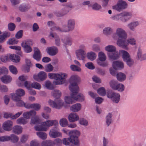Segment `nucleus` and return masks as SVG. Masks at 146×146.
<instances>
[{
	"label": "nucleus",
	"instance_id": "de8ad7c7",
	"mask_svg": "<svg viewBox=\"0 0 146 146\" xmlns=\"http://www.w3.org/2000/svg\"><path fill=\"white\" fill-rule=\"evenodd\" d=\"M12 99L15 102H17L21 99V97L18 95L16 93H11V94Z\"/></svg>",
	"mask_w": 146,
	"mask_h": 146
},
{
	"label": "nucleus",
	"instance_id": "7c9ffc66",
	"mask_svg": "<svg viewBox=\"0 0 146 146\" xmlns=\"http://www.w3.org/2000/svg\"><path fill=\"white\" fill-rule=\"evenodd\" d=\"M81 105L80 103H77L72 105L70 108V110L73 112H77L81 109Z\"/></svg>",
	"mask_w": 146,
	"mask_h": 146
},
{
	"label": "nucleus",
	"instance_id": "aec40b11",
	"mask_svg": "<svg viewBox=\"0 0 146 146\" xmlns=\"http://www.w3.org/2000/svg\"><path fill=\"white\" fill-rule=\"evenodd\" d=\"M112 66L115 70H121L123 68L124 64L122 61H116L113 62Z\"/></svg>",
	"mask_w": 146,
	"mask_h": 146
},
{
	"label": "nucleus",
	"instance_id": "473e14b6",
	"mask_svg": "<svg viewBox=\"0 0 146 146\" xmlns=\"http://www.w3.org/2000/svg\"><path fill=\"white\" fill-rule=\"evenodd\" d=\"M120 54H122V58L124 61L131 57L130 55L126 51L120 50L119 51Z\"/></svg>",
	"mask_w": 146,
	"mask_h": 146
},
{
	"label": "nucleus",
	"instance_id": "c03bdc74",
	"mask_svg": "<svg viewBox=\"0 0 146 146\" xmlns=\"http://www.w3.org/2000/svg\"><path fill=\"white\" fill-rule=\"evenodd\" d=\"M119 83L117 81L112 80L109 82L111 87L113 90H116L117 86Z\"/></svg>",
	"mask_w": 146,
	"mask_h": 146
},
{
	"label": "nucleus",
	"instance_id": "bf43d9fd",
	"mask_svg": "<svg viewBox=\"0 0 146 146\" xmlns=\"http://www.w3.org/2000/svg\"><path fill=\"white\" fill-rule=\"evenodd\" d=\"M18 40L16 39L15 38H13L9 39L7 41V43L9 44H15L18 43Z\"/></svg>",
	"mask_w": 146,
	"mask_h": 146
},
{
	"label": "nucleus",
	"instance_id": "f704fd0d",
	"mask_svg": "<svg viewBox=\"0 0 146 146\" xmlns=\"http://www.w3.org/2000/svg\"><path fill=\"white\" fill-rule=\"evenodd\" d=\"M86 56L89 60L93 61L96 59L97 55L94 52H90L87 53Z\"/></svg>",
	"mask_w": 146,
	"mask_h": 146
},
{
	"label": "nucleus",
	"instance_id": "338daca9",
	"mask_svg": "<svg viewBox=\"0 0 146 146\" xmlns=\"http://www.w3.org/2000/svg\"><path fill=\"white\" fill-rule=\"evenodd\" d=\"M70 68L73 71L80 72L81 69L79 67L74 65H71L70 66Z\"/></svg>",
	"mask_w": 146,
	"mask_h": 146
},
{
	"label": "nucleus",
	"instance_id": "2f4dec72",
	"mask_svg": "<svg viewBox=\"0 0 146 146\" xmlns=\"http://www.w3.org/2000/svg\"><path fill=\"white\" fill-rule=\"evenodd\" d=\"M77 92L75 90L74 92H72L71 96H66L64 98V100L65 102L68 104H72L74 102L73 98L72 97V95L74 93H76Z\"/></svg>",
	"mask_w": 146,
	"mask_h": 146
},
{
	"label": "nucleus",
	"instance_id": "f03ea898",
	"mask_svg": "<svg viewBox=\"0 0 146 146\" xmlns=\"http://www.w3.org/2000/svg\"><path fill=\"white\" fill-rule=\"evenodd\" d=\"M58 124V121L56 120H48L42 122L40 125L35 126V129L37 131H46L49 127L53 125H56Z\"/></svg>",
	"mask_w": 146,
	"mask_h": 146
},
{
	"label": "nucleus",
	"instance_id": "4be33fe9",
	"mask_svg": "<svg viewBox=\"0 0 146 146\" xmlns=\"http://www.w3.org/2000/svg\"><path fill=\"white\" fill-rule=\"evenodd\" d=\"M33 58L37 61H39L41 57L40 52L39 50L37 47L34 48V53L33 56Z\"/></svg>",
	"mask_w": 146,
	"mask_h": 146
},
{
	"label": "nucleus",
	"instance_id": "774afa93",
	"mask_svg": "<svg viewBox=\"0 0 146 146\" xmlns=\"http://www.w3.org/2000/svg\"><path fill=\"white\" fill-rule=\"evenodd\" d=\"M32 108L34 109L36 111L39 110L41 108L40 105L38 103L33 104L32 105Z\"/></svg>",
	"mask_w": 146,
	"mask_h": 146
},
{
	"label": "nucleus",
	"instance_id": "5fc2aeb1",
	"mask_svg": "<svg viewBox=\"0 0 146 146\" xmlns=\"http://www.w3.org/2000/svg\"><path fill=\"white\" fill-rule=\"evenodd\" d=\"M127 65L129 67L132 66L134 64V60L131 57L125 60Z\"/></svg>",
	"mask_w": 146,
	"mask_h": 146
},
{
	"label": "nucleus",
	"instance_id": "f3484780",
	"mask_svg": "<svg viewBox=\"0 0 146 146\" xmlns=\"http://www.w3.org/2000/svg\"><path fill=\"white\" fill-rule=\"evenodd\" d=\"M76 54L78 59L83 60L85 59L86 53L84 50L78 49L76 51Z\"/></svg>",
	"mask_w": 146,
	"mask_h": 146
},
{
	"label": "nucleus",
	"instance_id": "39448f33",
	"mask_svg": "<svg viewBox=\"0 0 146 146\" xmlns=\"http://www.w3.org/2000/svg\"><path fill=\"white\" fill-rule=\"evenodd\" d=\"M106 59V56L105 53L102 51L99 52L98 54V59L96 60L97 64L103 67L107 66L108 63L107 62H105Z\"/></svg>",
	"mask_w": 146,
	"mask_h": 146
},
{
	"label": "nucleus",
	"instance_id": "4d7b16f0",
	"mask_svg": "<svg viewBox=\"0 0 146 146\" xmlns=\"http://www.w3.org/2000/svg\"><path fill=\"white\" fill-rule=\"evenodd\" d=\"M31 86L33 88L39 90L41 88V85L38 83L34 82L31 84Z\"/></svg>",
	"mask_w": 146,
	"mask_h": 146
},
{
	"label": "nucleus",
	"instance_id": "6e6552de",
	"mask_svg": "<svg viewBox=\"0 0 146 146\" xmlns=\"http://www.w3.org/2000/svg\"><path fill=\"white\" fill-rule=\"evenodd\" d=\"M127 4L125 1L119 0L116 5L112 7V8L119 11L126 9L127 7Z\"/></svg>",
	"mask_w": 146,
	"mask_h": 146
},
{
	"label": "nucleus",
	"instance_id": "2eb2a0df",
	"mask_svg": "<svg viewBox=\"0 0 146 146\" xmlns=\"http://www.w3.org/2000/svg\"><path fill=\"white\" fill-rule=\"evenodd\" d=\"M122 22H126L129 20L133 17V14L131 12L125 11L121 13Z\"/></svg>",
	"mask_w": 146,
	"mask_h": 146
},
{
	"label": "nucleus",
	"instance_id": "a878e982",
	"mask_svg": "<svg viewBox=\"0 0 146 146\" xmlns=\"http://www.w3.org/2000/svg\"><path fill=\"white\" fill-rule=\"evenodd\" d=\"M75 25V21L74 19H70L67 21V25L71 31L74 29Z\"/></svg>",
	"mask_w": 146,
	"mask_h": 146
},
{
	"label": "nucleus",
	"instance_id": "ea45409f",
	"mask_svg": "<svg viewBox=\"0 0 146 146\" xmlns=\"http://www.w3.org/2000/svg\"><path fill=\"white\" fill-rule=\"evenodd\" d=\"M105 50L109 53H112L115 51L116 50V48L113 45H108L105 48Z\"/></svg>",
	"mask_w": 146,
	"mask_h": 146
},
{
	"label": "nucleus",
	"instance_id": "4468645a",
	"mask_svg": "<svg viewBox=\"0 0 146 146\" xmlns=\"http://www.w3.org/2000/svg\"><path fill=\"white\" fill-rule=\"evenodd\" d=\"M117 44L119 46L127 50L128 49V46L129 45L126 39H119L117 42Z\"/></svg>",
	"mask_w": 146,
	"mask_h": 146
},
{
	"label": "nucleus",
	"instance_id": "a19ab883",
	"mask_svg": "<svg viewBox=\"0 0 146 146\" xmlns=\"http://www.w3.org/2000/svg\"><path fill=\"white\" fill-rule=\"evenodd\" d=\"M9 59L14 62H18L20 60L19 56L15 54H11L9 56Z\"/></svg>",
	"mask_w": 146,
	"mask_h": 146
},
{
	"label": "nucleus",
	"instance_id": "6ab92c4d",
	"mask_svg": "<svg viewBox=\"0 0 146 146\" xmlns=\"http://www.w3.org/2000/svg\"><path fill=\"white\" fill-rule=\"evenodd\" d=\"M79 90H78L77 92L76 93H74L72 95V97L73 98V99L77 101L78 102H82L84 100L85 98L84 96L80 93L78 94Z\"/></svg>",
	"mask_w": 146,
	"mask_h": 146
},
{
	"label": "nucleus",
	"instance_id": "603ef678",
	"mask_svg": "<svg viewBox=\"0 0 146 146\" xmlns=\"http://www.w3.org/2000/svg\"><path fill=\"white\" fill-rule=\"evenodd\" d=\"M16 123L20 125H25L27 123V121L23 117H20L17 120Z\"/></svg>",
	"mask_w": 146,
	"mask_h": 146
},
{
	"label": "nucleus",
	"instance_id": "412c9836",
	"mask_svg": "<svg viewBox=\"0 0 146 146\" xmlns=\"http://www.w3.org/2000/svg\"><path fill=\"white\" fill-rule=\"evenodd\" d=\"M108 55L109 59L112 60H117L120 57V53L116 50L113 52L108 53Z\"/></svg>",
	"mask_w": 146,
	"mask_h": 146
},
{
	"label": "nucleus",
	"instance_id": "69168bd1",
	"mask_svg": "<svg viewBox=\"0 0 146 146\" xmlns=\"http://www.w3.org/2000/svg\"><path fill=\"white\" fill-rule=\"evenodd\" d=\"M9 69L10 71L13 74H16L17 73V70L15 66L13 65L10 66L9 67Z\"/></svg>",
	"mask_w": 146,
	"mask_h": 146
},
{
	"label": "nucleus",
	"instance_id": "72a5a7b5",
	"mask_svg": "<svg viewBox=\"0 0 146 146\" xmlns=\"http://www.w3.org/2000/svg\"><path fill=\"white\" fill-rule=\"evenodd\" d=\"M52 95L55 99L59 98L61 95L60 91L58 90H54L52 91Z\"/></svg>",
	"mask_w": 146,
	"mask_h": 146
},
{
	"label": "nucleus",
	"instance_id": "680f3d73",
	"mask_svg": "<svg viewBox=\"0 0 146 146\" xmlns=\"http://www.w3.org/2000/svg\"><path fill=\"white\" fill-rule=\"evenodd\" d=\"M9 137H10V140L13 143L17 142L19 140V138L17 136L14 134H11Z\"/></svg>",
	"mask_w": 146,
	"mask_h": 146
},
{
	"label": "nucleus",
	"instance_id": "49530a36",
	"mask_svg": "<svg viewBox=\"0 0 146 146\" xmlns=\"http://www.w3.org/2000/svg\"><path fill=\"white\" fill-rule=\"evenodd\" d=\"M41 146H53V143L50 140H46L42 141L41 143Z\"/></svg>",
	"mask_w": 146,
	"mask_h": 146
},
{
	"label": "nucleus",
	"instance_id": "423d86ee",
	"mask_svg": "<svg viewBox=\"0 0 146 146\" xmlns=\"http://www.w3.org/2000/svg\"><path fill=\"white\" fill-rule=\"evenodd\" d=\"M48 103L50 106L57 109H60L63 105V101L60 99L55 101L49 99Z\"/></svg>",
	"mask_w": 146,
	"mask_h": 146
},
{
	"label": "nucleus",
	"instance_id": "a18cd8bd",
	"mask_svg": "<svg viewBox=\"0 0 146 146\" xmlns=\"http://www.w3.org/2000/svg\"><path fill=\"white\" fill-rule=\"evenodd\" d=\"M39 119L37 116L31 118L30 123L31 125L36 124L39 123Z\"/></svg>",
	"mask_w": 146,
	"mask_h": 146
},
{
	"label": "nucleus",
	"instance_id": "0eeeda50",
	"mask_svg": "<svg viewBox=\"0 0 146 146\" xmlns=\"http://www.w3.org/2000/svg\"><path fill=\"white\" fill-rule=\"evenodd\" d=\"M106 96L108 98L110 99L114 104H118L119 102L120 96L119 94L117 92H107Z\"/></svg>",
	"mask_w": 146,
	"mask_h": 146
},
{
	"label": "nucleus",
	"instance_id": "9d476101",
	"mask_svg": "<svg viewBox=\"0 0 146 146\" xmlns=\"http://www.w3.org/2000/svg\"><path fill=\"white\" fill-rule=\"evenodd\" d=\"M49 135L50 137L53 138L62 137V133L59 131L56 127H53L50 129Z\"/></svg>",
	"mask_w": 146,
	"mask_h": 146
},
{
	"label": "nucleus",
	"instance_id": "393cba45",
	"mask_svg": "<svg viewBox=\"0 0 146 146\" xmlns=\"http://www.w3.org/2000/svg\"><path fill=\"white\" fill-rule=\"evenodd\" d=\"M53 29L54 31H60L62 32L66 33L71 31L70 30L68 29V26H66L65 25H62L61 28L59 27H55Z\"/></svg>",
	"mask_w": 146,
	"mask_h": 146
},
{
	"label": "nucleus",
	"instance_id": "f257e3e1",
	"mask_svg": "<svg viewBox=\"0 0 146 146\" xmlns=\"http://www.w3.org/2000/svg\"><path fill=\"white\" fill-rule=\"evenodd\" d=\"M48 76L50 78L55 80L54 83L56 85H61L64 83L65 79L67 77V74L66 73L63 72L49 73Z\"/></svg>",
	"mask_w": 146,
	"mask_h": 146
},
{
	"label": "nucleus",
	"instance_id": "864d4df0",
	"mask_svg": "<svg viewBox=\"0 0 146 146\" xmlns=\"http://www.w3.org/2000/svg\"><path fill=\"white\" fill-rule=\"evenodd\" d=\"M97 92L98 94L101 96H104L106 95V90L104 87H101L99 88Z\"/></svg>",
	"mask_w": 146,
	"mask_h": 146
},
{
	"label": "nucleus",
	"instance_id": "c85d7f7f",
	"mask_svg": "<svg viewBox=\"0 0 146 146\" xmlns=\"http://www.w3.org/2000/svg\"><path fill=\"white\" fill-rule=\"evenodd\" d=\"M58 50L56 46H52L48 48L47 52L51 56L55 55L58 52Z\"/></svg>",
	"mask_w": 146,
	"mask_h": 146
},
{
	"label": "nucleus",
	"instance_id": "1a4fd4ad",
	"mask_svg": "<svg viewBox=\"0 0 146 146\" xmlns=\"http://www.w3.org/2000/svg\"><path fill=\"white\" fill-rule=\"evenodd\" d=\"M32 44V41L27 40L23 41L21 45L23 48L24 52L27 53H29L31 52L32 51V49L31 47Z\"/></svg>",
	"mask_w": 146,
	"mask_h": 146
},
{
	"label": "nucleus",
	"instance_id": "20e7f679",
	"mask_svg": "<svg viewBox=\"0 0 146 146\" xmlns=\"http://www.w3.org/2000/svg\"><path fill=\"white\" fill-rule=\"evenodd\" d=\"M127 37V33L124 29L121 27L117 28L115 31V33L112 36L113 39L117 40L119 39H126Z\"/></svg>",
	"mask_w": 146,
	"mask_h": 146
},
{
	"label": "nucleus",
	"instance_id": "ddd939ff",
	"mask_svg": "<svg viewBox=\"0 0 146 146\" xmlns=\"http://www.w3.org/2000/svg\"><path fill=\"white\" fill-rule=\"evenodd\" d=\"M140 25V22L138 20L133 21L129 23L127 25L128 28L131 31H134L137 27Z\"/></svg>",
	"mask_w": 146,
	"mask_h": 146
},
{
	"label": "nucleus",
	"instance_id": "13d9d810",
	"mask_svg": "<svg viewBox=\"0 0 146 146\" xmlns=\"http://www.w3.org/2000/svg\"><path fill=\"white\" fill-rule=\"evenodd\" d=\"M52 143L53 145H55L56 146H60L62 145V140L60 138H56L54 140Z\"/></svg>",
	"mask_w": 146,
	"mask_h": 146
},
{
	"label": "nucleus",
	"instance_id": "7ed1b4c3",
	"mask_svg": "<svg viewBox=\"0 0 146 146\" xmlns=\"http://www.w3.org/2000/svg\"><path fill=\"white\" fill-rule=\"evenodd\" d=\"M80 81V77L77 75H73L70 77V85L69 86V88L72 92H74L75 90L77 92L79 89L77 83Z\"/></svg>",
	"mask_w": 146,
	"mask_h": 146
},
{
	"label": "nucleus",
	"instance_id": "b1692460",
	"mask_svg": "<svg viewBox=\"0 0 146 146\" xmlns=\"http://www.w3.org/2000/svg\"><path fill=\"white\" fill-rule=\"evenodd\" d=\"M26 75H22L19 77V80L17 82V85L19 87H22L24 85L23 81H25L27 78Z\"/></svg>",
	"mask_w": 146,
	"mask_h": 146
},
{
	"label": "nucleus",
	"instance_id": "052dcab7",
	"mask_svg": "<svg viewBox=\"0 0 146 146\" xmlns=\"http://www.w3.org/2000/svg\"><path fill=\"white\" fill-rule=\"evenodd\" d=\"M53 68V67L51 64H48L45 66V70L47 72H51L52 71Z\"/></svg>",
	"mask_w": 146,
	"mask_h": 146
},
{
	"label": "nucleus",
	"instance_id": "6e6d98bb",
	"mask_svg": "<svg viewBox=\"0 0 146 146\" xmlns=\"http://www.w3.org/2000/svg\"><path fill=\"white\" fill-rule=\"evenodd\" d=\"M37 135L40 138L44 140L47 138V134L43 132H37L36 133Z\"/></svg>",
	"mask_w": 146,
	"mask_h": 146
},
{
	"label": "nucleus",
	"instance_id": "4c0bfd02",
	"mask_svg": "<svg viewBox=\"0 0 146 146\" xmlns=\"http://www.w3.org/2000/svg\"><path fill=\"white\" fill-rule=\"evenodd\" d=\"M2 82L5 84L10 83L12 80L11 77L8 75H5L1 78Z\"/></svg>",
	"mask_w": 146,
	"mask_h": 146
},
{
	"label": "nucleus",
	"instance_id": "9b49d317",
	"mask_svg": "<svg viewBox=\"0 0 146 146\" xmlns=\"http://www.w3.org/2000/svg\"><path fill=\"white\" fill-rule=\"evenodd\" d=\"M80 134V132L76 130L70 131L69 132V137L68 140L70 142H73V141L78 140V137Z\"/></svg>",
	"mask_w": 146,
	"mask_h": 146
},
{
	"label": "nucleus",
	"instance_id": "8fccbe9b",
	"mask_svg": "<svg viewBox=\"0 0 146 146\" xmlns=\"http://www.w3.org/2000/svg\"><path fill=\"white\" fill-rule=\"evenodd\" d=\"M127 41L128 45L130 44L132 46H135L137 44L136 40L134 38L131 37L128 38L127 39Z\"/></svg>",
	"mask_w": 146,
	"mask_h": 146
},
{
	"label": "nucleus",
	"instance_id": "dca6fc26",
	"mask_svg": "<svg viewBox=\"0 0 146 146\" xmlns=\"http://www.w3.org/2000/svg\"><path fill=\"white\" fill-rule=\"evenodd\" d=\"M142 50L139 48L137 53L136 59L141 61L146 60V53L142 54Z\"/></svg>",
	"mask_w": 146,
	"mask_h": 146
},
{
	"label": "nucleus",
	"instance_id": "e2e57ef3",
	"mask_svg": "<svg viewBox=\"0 0 146 146\" xmlns=\"http://www.w3.org/2000/svg\"><path fill=\"white\" fill-rule=\"evenodd\" d=\"M116 88V90L120 92H123L125 89L124 86L121 83H118Z\"/></svg>",
	"mask_w": 146,
	"mask_h": 146
},
{
	"label": "nucleus",
	"instance_id": "0e129e2a",
	"mask_svg": "<svg viewBox=\"0 0 146 146\" xmlns=\"http://www.w3.org/2000/svg\"><path fill=\"white\" fill-rule=\"evenodd\" d=\"M79 123L81 125L84 126H87L88 125V121L84 118H81L79 120Z\"/></svg>",
	"mask_w": 146,
	"mask_h": 146
},
{
	"label": "nucleus",
	"instance_id": "58836bf2",
	"mask_svg": "<svg viewBox=\"0 0 146 146\" xmlns=\"http://www.w3.org/2000/svg\"><path fill=\"white\" fill-rule=\"evenodd\" d=\"M22 131V128L20 125H16L13 127V132L15 134H19L21 133Z\"/></svg>",
	"mask_w": 146,
	"mask_h": 146
},
{
	"label": "nucleus",
	"instance_id": "c756f323",
	"mask_svg": "<svg viewBox=\"0 0 146 146\" xmlns=\"http://www.w3.org/2000/svg\"><path fill=\"white\" fill-rule=\"evenodd\" d=\"M31 8V6L28 4H20L19 7V10L21 12H25L27 11Z\"/></svg>",
	"mask_w": 146,
	"mask_h": 146
},
{
	"label": "nucleus",
	"instance_id": "f8f14e48",
	"mask_svg": "<svg viewBox=\"0 0 146 146\" xmlns=\"http://www.w3.org/2000/svg\"><path fill=\"white\" fill-rule=\"evenodd\" d=\"M47 77L46 73L44 71H40L38 74L33 76V79L36 81H40L45 80Z\"/></svg>",
	"mask_w": 146,
	"mask_h": 146
},
{
	"label": "nucleus",
	"instance_id": "cd10ccee",
	"mask_svg": "<svg viewBox=\"0 0 146 146\" xmlns=\"http://www.w3.org/2000/svg\"><path fill=\"white\" fill-rule=\"evenodd\" d=\"M36 113L35 111L31 110L29 111L24 113L23 114V116L25 118L29 119L31 117L35 115Z\"/></svg>",
	"mask_w": 146,
	"mask_h": 146
},
{
	"label": "nucleus",
	"instance_id": "c9c22d12",
	"mask_svg": "<svg viewBox=\"0 0 146 146\" xmlns=\"http://www.w3.org/2000/svg\"><path fill=\"white\" fill-rule=\"evenodd\" d=\"M113 31L112 29L110 27H105L103 29V34L106 35H110Z\"/></svg>",
	"mask_w": 146,
	"mask_h": 146
},
{
	"label": "nucleus",
	"instance_id": "e433bc0d",
	"mask_svg": "<svg viewBox=\"0 0 146 146\" xmlns=\"http://www.w3.org/2000/svg\"><path fill=\"white\" fill-rule=\"evenodd\" d=\"M116 76L118 80L120 82L124 81L126 78L125 75L122 72L118 73L116 75Z\"/></svg>",
	"mask_w": 146,
	"mask_h": 146
},
{
	"label": "nucleus",
	"instance_id": "09e8293b",
	"mask_svg": "<svg viewBox=\"0 0 146 146\" xmlns=\"http://www.w3.org/2000/svg\"><path fill=\"white\" fill-rule=\"evenodd\" d=\"M12 99L15 102H17L21 99V97L18 95L16 93H11V94Z\"/></svg>",
	"mask_w": 146,
	"mask_h": 146
},
{
	"label": "nucleus",
	"instance_id": "79ce46f5",
	"mask_svg": "<svg viewBox=\"0 0 146 146\" xmlns=\"http://www.w3.org/2000/svg\"><path fill=\"white\" fill-rule=\"evenodd\" d=\"M88 6L91 7L93 10L96 11H99L102 8L101 5L96 2L94 3L92 5H90Z\"/></svg>",
	"mask_w": 146,
	"mask_h": 146
},
{
	"label": "nucleus",
	"instance_id": "bb28decb",
	"mask_svg": "<svg viewBox=\"0 0 146 146\" xmlns=\"http://www.w3.org/2000/svg\"><path fill=\"white\" fill-rule=\"evenodd\" d=\"M112 116V114L111 113H109L106 116L105 122L107 127L109 126L113 122Z\"/></svg>",
	"mask_w": 146,
	"mask_h": 146
},
{
	"label": "nucleus",
	"instance_id": "5701e85b",
	"mask_svg": "<svg viewBox=\"0 0 146 146\" xmlns=\"http://www.w3.org/2000/svg\"><path fill=\"white\" fill-rule=\"evenodd\" d=\"M79 116L78 115L75 113H70L68 116V119L70 122H74L79 120Z\"/></svg>",
	"mask_w": 146,
	"mask_h": 146
},
{
	"label": "nucleus",
	"instance_id": "3c124183",
	"mask_svg": "<svg viewBox=\"0 0 146 146\" xmlns=\"http://www.w3.org/2000/svg\"><path fill=\"white\" fill-rule=\"evenodd\" d=\"M60 125L62 127H64L66 126L68 124V121L65 118L61 119L59 121Z\"/></svg>",
	"mask_w": 146,
	"mask_h": 146
},
{
	"label": "nucleus",
	"instance_id": "37998d69",
	"mask_svg": "<svg viewBox=\"0 0 146 146\" xmlns=\"http://www.w3.org/2000/svg\"><path fill=\"white\" fill-rule=\"evenodd\" d=\"M63 42L65 45L71 46L72 43V40L70 38H66L62 39Z\"/></svg>",
	"mask_w": 146,
	"mask_h": 146
},
{
	"label": "nucleus",
	"instance_id": "a211bd4d",
	"mask_svg": "<svg viewBox=\"0 0 146 146\" xmlns=\"http://www.w3.org/2000/svg\"><path fill=\"white\" fill-rule=\"evenodd\" d=\"M13 125V122L12 121L7 120L3 123L2 127L4 130L9 131L12 129Z\"/></svg>",
	"mask_w": 146,
	"mask_h": 146
}]
</instances>
